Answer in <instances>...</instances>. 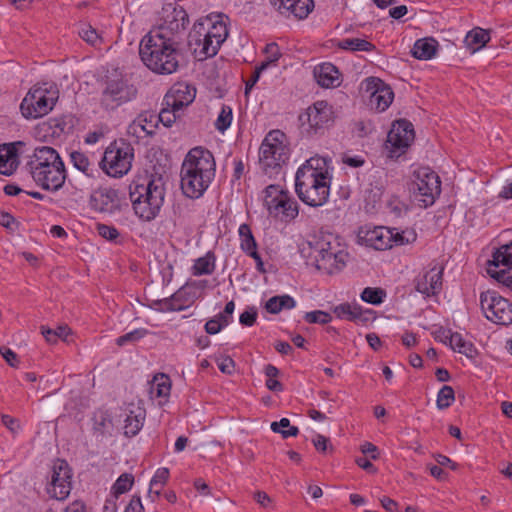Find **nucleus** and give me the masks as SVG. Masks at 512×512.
I'll return each instance as SVG.
<instances>
[{"label": "nucleus", "instance_id": "nucleus-21", "mask_svg": "<svg viewBox=\"0 0 512 512\" xmlns=\"http://www.w3.org/2000/svg\"><path fill=\"white\" fill-rule=\"evenodd\" d=\"M196 96V88L186 82L175 83L166 93L163 105L181 110L193 102Z\"/></svg>", "mask_w": 512, "mask_h": 512}, {"label": "nucleus", "instance_id": "nucleus-4", "mask_svg": "<svg viewBox=\"0 0 512 512\" xmlns=\"http://www.w3.org/2000/svg\"><path fill=\"white\" fill-rule=\"evenodd\" d=\"M27 166L33 180L45 190L57 191L65 182L64 163L52 147L36 148Z\"/></svg>", "mask_w": 512, "mask_h": 512}, {"label": "nucleus", "instance_id": "nucleus-63", "mask_svg": "<svg viewBox=\"0 0 512 512\" xmlns=\"http://www.w3.org/2000/svg\"><path fill=\"white\" fill-rule=\"evenodd\" d=\"M63 512H87L86 505L81 500H75L70 503Z\"/></svg>", "mask_w": 512, "mask_h": 512}, {"label": "nucleus", "instance_id": "nucleus-37", "mask_svg": "<svg viewBox=\"0 0 512 512\" xmlns=\"http://www.w3.org/2000/svg\"><path fill=\"white\" fill-rule=\"evenodd\" d=\"M240 247L248 255L257 250V243L248 224L239 227Z\"/></svg>", "mask_w": 512, "mask_h": 512}, {"label": "nucleus", "instance_id": "nucleus-14", "mask_svg": "<svg viewBox=\"0 0 512 512\" xmlns=\"http://www.w3.org/2000/svg\"><path fill=\"white\" fill-rule=\"evenodd\" d=\"M137 89L122 77L107 78L100 104L106 110H115L136 97Z\"/></svg>", "mask_w": 512, "mask_h": 512}, {"label": "nucleus", "instance_id": "nucleus-53", "mask_svg": "<svg viewBox=\"0 0 512 512\" xmlns=\"http://www.w3.org/2000/svg\"><path fill=\"white\" fill-rule=\"evenodd\" d=\"M97 232L101 237L109 241L116 240L119 236V232L115 227L106 224H98Z\"/></svg>", "mask_w": 512, "mask_h": 512}, {"label": "nucleus", "instance_id": "nucleus-6", "mask_svg": "<svg viewBox=\"0 0 512 512\" xmlns=\"http://www.w3.org/2000/svg\"><path fill=\"white\" fill-rule=\"evenodd\" d=\"M129 197L135 214L144 221L153 220L164 202V183L161 177L145 179V182H133Z\"/></svg>", "mask_w": 512, "mask_h": 512}, {"label": "nucleus", "instance_id": "nucleus-50", "mask_svg": "<svg viewBox=\"0 0 512 512\" xmlns=\"http://www.w3.org/2000/svg\"><path fill=\"white\" fill-rule=\"evenodd\" d=\"M304 320L307 323H319V324H327L331 322L332 317L328 312L322 310H315L311 312H307L304 315Z\"/></svg>", "mask_w": 512, "mask_h": 512}, {"label": "nucleus", "instance_id": "nucleus-24", "mask_svg": "<svg viewBox=\"0 0 512 512\" xmlns=\"http://www.w3.org/2000/svg\"><path fill=\"white\" fill-rule=\"evenodd\" d=\"M191 285H184L168 298L157 300L155 305L160 311H181L187 308L196 298L191 291Z\"/></svg>", "mask_w": 512, "mask_h": 512}, {"label": "nucleus", "instance_id": "nucleus-46", "mask_svg": "<svg viewBox=\"0 0 512 512\" xmlns=\"http://www.w3.org/2000/svg\"><path fill=\"white\" fill-rule=\"evenodd\" d=\"M169 477V470L167 468H160L156 471L155 475L150 481V490L149 492H152L153 488H156L159 486V489L155 490V495L159 496L160 490L163 487V485L166 483Z\"/></svg>", "mask_w": 512, "mask_h": 512}, {"label": "nucleus", "instance_id": "nucleus-40", "mask_svg": "<svg viewBox=\"0 0 512 512\" xmlns=\"http://www.w3.org/2000/svg\"><path fill=\"white\" fill-rule=\"evenodd\" d=\"M233 119L232 108L228 105H222L218 117L215 121V128L220 133H224L231 125Z\"/></svg>", "mask_w": 512, "mask_h": 512}, {"label": "nucleus", "instance_id": "nucleus-44", "mask_svg": "<svg viewBox=\"0 0 512 512\" xmlns=\"http://www.w3.org/2000/svg\"><path fill=\"white\" fill-rule=\"evenodd\" d=\"M143 418L139 415H133L132 413L127 415L124 420V434L126 436H135L142 428Z\"/></svg>", "mask_w": 512, "mask_h": 512}, {"label": "nucleus", "instance_id": "nucleus-31", "mask_svg": "<svg viewBox=\"0 0 512 512\" xmlns=\"http://www.w3.org/2000/svg\"><path fill=\"white\" fill-rule=\"evenodd\" d=\"M464 41L468 49L476 52L490 41V34L487 30L476 27L467 33Z\"/></svg>", "mask_w": 512, "mask_h": 512}, {"label": "nucleus", "instance_id": "nucleus-7", "mask_svg": "<svg viewBox=\"0 0 512 512\" xmlns=\"http://www.w3.org/2000/svg\"><path fill=\"white\" fill-rule=\"evenodd\" d=\"M316 268L332 275L340 272L347 264L348 252L339 238L326 234L313 244Z\"/></svg>", "mask_w": 512, "mask_h": 512}, {"label": "nucleus", "instance_id": "nucleus-32", "mask_svg": "<svg viewBox=\"0 0 512 512\" xmlns=\"http://www.w3.org/2000/svg\"><path fill=\"white\" fill-rule=\"evenodd\" d=\"M216 256L214 252L208 251L203 257L194 261L191 268L193 276L211 275L215 270Z\"/></svg>", "mask_w": 512, "mask_h": 512}, {"label": "nucleus", "instance_id": "nucleus-58", "mask_svg": "<svg viewBox=\"0 0 512 512\" xmlns=\"http://www.w3.org/2000/svg\"><path fill=\"white\" fill-rule=\"evenodd\" d=\"M204 328L206 333L214 335L220 332L224 327L223 324L220 323L219 319L214 317L206 322Z\"/></svg>", "mask_w": 512, "mask_h": 512}, {"label": "nucleus", "instance_id": "nucleus-33", "mask_svg": "<svg viewBox=\"0 0 512 512\" xmlns=\"http://www.w3.org/2000/svg\"><path fill=\"white\" fill-rule=\"evenodd\" d=\"M296 306L294 298L289 295L273 296L265 304V309L271 314H278L283 309H292Z\"/></svg>", "mask_w": 512, "mask_h": 512}, {"label": "nucleus", "instance_id": "nucleus-52", "mask_svg": "<svg viewBox=\"0 0 512 512\" xmlns=\"http://www.w3.org/2000/svg\"><path fill=\"white\" fill-rule=\"evenodd\" d=\"M266 60L261 64H266V69L271 65L275 64L281 57L279 46L276 43H269L264 49Z\"/></svg>", "mask_w": 512, "mask_h": 512}, {"label": "nucleus", "instance_id": "nucleus-22", "mask_svg": "<svg viewBox=\"0 0 512 512\" xmlns=\"http://www.w3.org/2000/svg\"><path fill=\"white\" fill-rule=\"evenodd\" d=\"M443 268L434 266L430 270L419 274L415 279V288L425 296H433L442 289Z\"/></svg>", "mask_w": 512, "mask_h": 512}, {"label": "nucleus", "instance_id": "nucleus-35", "mask_svg": "<svg viewBox=\"0 0 512 512\" xmlns=\"http://www.w3.org/2000/svg\"><path fill=\"white\" fill-rule=\"evenodd\" d=\"M337 46L340 49L352 52L366 51L370 52L375 49V45L365 39L361 38H345L338 42Z\"/></svg>", "mask_w": 512, "mask_h": 512}, {"label": "nucleus", "instance_id": "nucleus-54", "mask_svg": "<svg viewBox=\"0 0 512 512\" xmlns=\"http://www.w3.org/2000/svg\"><path fill=\"white\" fill-rule=\"evenodd\" d=\"M257 318V311L254 308L245 310L239 317V322L243 326H252Z\"/></svg>", "mask_w": 512, "mask_h": 512}, {"label": "nucleus", "instance_id": "nucleus-43", "mask_svg": "<svg viewBox=\"0 0 512 512\" xmlns=\"http://www.w3.org/2000/svg\"><path fill=\"white\" fill-rule=\"evenodd\" d=\"M151 389L152 393H155L157 397L168 396L171 390V383L169 377L163 374L160 377H155Z\"/></svg>", "mask_w": 512, "mask_h": 512}, {"label": "nucleus", "instance_id": "nucleus-56", "mask_svg": "<svg viewBox=\"0 0 512 512\" xmlns=\"http://www.w3.org/2000/svg\"><path fill=\"white\" fill-rule=\"evenodd\" d=\"M0 353L5 359V361L11 366V367H17L18 366V357L17 354L12 351L10 348L2 347L0 348Z\"/></svg>", "mask_w": 512, "mask_h": 512}, {"label": "nucleus", "instance_id": "nucleus-55", "mask_svg": "<svg viewBox=\"0 0 512 512\" xmlns=\"http://www.w3.org/2000/svg\"><path fill=\"white\" fill-rule=\"evenodd\" d=\"M218 368L222 373L231 375L235 369V362L230 357H224L218 361Z\"/></svg>", "mask_w": 512, "mask_h": 512}, {"label": "nucleus", "instance_id": "nucleus-57", "mask_svg": "<svg viewBox=\"0 0 512 512\" xmlns=\"http://www.w3.org/2000/svg\"><path fill=\"white\" fill-rule=\"evenodd\" d=\"M1 420L3 425L9 429L12 433H17L20 429V424L18 419L13 418L9 415L3 414L1 416Z\"/></svg>", "mask_w": 512, "mask_h": 512}, {"label": "nucleus", "instance_id": "nucleus-16", "mask_svg": "<svg viewBox=\"0 0 512 512\" xmlns=\"http://www.w3.org/2000/svg\"><path fill=\"white\" fill-rule=\"evenodd\" d=\"M302 129L309 135L323 133L334 122L332 106L326 101H317L300 115Z\"/></svg>", "mask_w": 512, "mask_h": 512}, {"label": "nucleus", "instance_id": "nucleus-34", "mask_svg": "<svg viewBox=\"0 0 512 512\" xmlns=\"http://www.w3.org/2000/svg\"><path fill=\"white\" fill-rule=\"evenodd\" d=\"M449 345L454 350L469 358L474 357L476 349L470 341L463 339L459 333H451L449 336Z\"/></svg>", "mask_w": 512, "mask_h": 512}, {"label": "nucleus", "instance_id": "nucleus-39", "mask_svg": "<svg viewBox=\"0 0 512 512\" xmlns=\"http://www.w3.org/2000/svg\"><path fill=\"white\" fill-rule=\"evenodd\" d=\"M41 333L49 343H56L58 339L63 341L67 340V336L71 333V330L66 325L58 326L55 329L41 326Z\"/></svg>", "mask_w": 512, "mask_h": 512}, {"label": "nucleus", "instance_id": "nucleus-3", "mask_svg": "<svg viewBox=\"0 0 512 512\" xmlns=\"http://www.w3.org/2000/svg\"><path fill=\"white\" fill-rule=\"evenodd\" d=\"M295 191L299 199L311 207L323 206L328 201L330 177L324 158L311 157L298 168Z\"/></svg>", "mask_w": 512, "mask_h": 512}, {"label": "nucleus", "instance_id": "nucleus-1", "mask_svg": "<svg viewBox=\"0 0 512 512\" xmlns=\"http://www.w3.org/2000/svg\"><path fill=\"white\" fill-rule=\"evenodd\" d=\"M216 164L212 153L203 148H192L181 165L180 186L191 199L200 198L215 177Z\"/></svg>", "mask_w": 512, "mask_h": 512}, {"label": "nucleus", "instance_id": "nucleus-48", "mask_svg": "<svg viewBox=\"0 0 512 512\" xmlns=\"http://www.w3.org/2000/svg\"><path fill=\"white\" fill-rule=\"evenodd\" d=\"M79 36L88 44L92 46H97L102 42L101 37L98 35L97 31L90 25H85L79 30Z\"/></svg>", "mask_w": 512, "mask_h": 512}, {"label": "nucleus", "instance_id": "nucleus-9", "mask_svg": "<svg viewBox=\"0 0 512 512\" xmlns=\"http://www.w3.org/2000/svg\"><path fill=\"white\" fill-rule=\"evenodd\" d=\"M289 158L286 135L280 130L270 131L259 149V164L267 175L277 174Z\"/></svg>", "mask_w": 512, "mask_h": 512}, {"label": "nucleus", "instance_id": "nucleus-20", "mask_svg": "<svg viewBox=\"0 0 512 512\" xmlns=\"http://www.w3.org/2000/svg\"><path fill=\"white\" fill-rule=\"evenodd\" d=\"M367 91H371L370 106L378 112L385 111L393 101L394 93L389 86H386L380 79L370 77L366 79Z\"/></svg>", "mask_w": 512, "mask_h": 512}, {"label": "nucleus", "instance_id": "nucleus-8", "mask_svg": "<svg viewBox=\"0 0 512 512\" xmlns=\"http://www.w3.org/2000/svg\"><path fill=\"white\" fill-rule=\"evenodd\" d=\"M59 98V90L54 84L34 85L20 104V111L26 119H37L47 115Z\"/></svg>", "mask_w": 512, "mask_h": 512}, {"label": "nucleus", "instance_id": "nucleus-47", "mask_svg": "<svg viewBox=\"0 0 512 512\" xmlns=\"http://www.w3.org/2000/svg\"><path fill=\"white\" fill-rule=\"evenodd\" d=\"M393 230V246H402L412 243L416 240V233L413 230H406L399 232L397 229Z\"/></svg>", "mask_w": 512, "mask_h": 512}, {"label": "nucleus", "instance_id": "nucleus-15", "mask_svg": "<svg viewBox=\"0 0 512 512\" xmlns=\"http://www.w3.org/2000/svg\"><path fill=\"white\" fill-rule=\"evenodd\" d=\"M480 305L485 317L498 325L512 324V302L496 291H485L480 295Z\"/></svg>", "mask_w": 512, "mask_h": 512}, {"label": "nucleus", "instance_id": "nucleus-27", "mask_svg": "<svg viewBox=\"0 0 512 512\" xmlns=\"http://www.w3.org/2000/svg\"><path fill=\"white\" fill-rule=\"evenodd\" d=\"M314 76L322 87L330 88L340 85V73L332 63H323L315 67Z\"/></svg>", "mask_w": 512, "mask_h": 512}, {"label": "nucleus", "instance_id": "nucleus-49", "mask_svg": "<svg viewBox=\"0 0 512 512\" xmlns=\"http://www.w3.org/2000/svg\"><path fill=\"white\" fill-rule=\"evenodd\" d=\"M179 111L168 106L163 107L157 114L158 124L161 122L165 127H170L176 121Z\"/></svg>", "mask_w": 512, "mask_h": 512}, {"label": "nucleus", "instance_id": "nucleus-18", "mask_svg": "<svg viewBox=\"0 0 512 512\" xmlns=\"http://www.w3.org/2000/svg\"><path fill=\"white\" fill-rule=\"evenodd\" d=\"M487 273L512 290V241L499 247L488 262Z\"/></svg>", "mask_w": 512, "mask_h": 512}, {"label": "nucleus", "instance_id": "nucleus-30", "mask_svg": "<svg viewBox=\"0 0 512 512\" xmlns=\"http://www.w3.org/2000/svg\"><path fill=\"white\" fill-rule=\"evenodd\" d=\"M18 155L13 146L0 149V174L11 175L18 166Z\"/></svg>", "mask_w": 512, "mask_h": 512}, {"label": "nucleus", "instance_id": "nucleus-45", "mask_svg": "<svg viewBox=\"0 0 512 512\" xmlns=\"http://www.w3.org/2000/svg\"><path fill=\"white\" fill-rule=\"evenodd\" d=\"M386 293L381 288H365L361 293V299L373 305H379L383 302Z\"/></svg>", "mask_w": 512, "mask_h": 512}, {"label": "nucleus", "instance_id": "nucleus-25", "mask_svg": "<svg viewBox=\"0 0 512 512\" xmlns=\"http://www.w3.org/2000/svg\"><path fill=\"white\" fill-rule=\"evenodd\" d=\"M117 193L113 189H98L95 190L89 200L91 209L101 213H112L116 208Z\"/></svg>", "mask_w": 512, "mask_h": 512}, {"label": "nucleus", "instance_id": "nucleus-64", "mask_svg": "<svg viewBox=\"0 0 512 512\" xmlns=\"http://www.w3.org/2000/svg\"><path fill=\"white\" fill-rule=\"evenodd\" d=\"M356 464L367 472L375 473L376 467L365 457H359L355 460Z\"/></svg>", "mask_w": 512, "mask_h": 512}, {"label": "nucleus", "instance_id": "nucleus-26", "mask_svg": "<svg viewBox=\"0 0 512 512\" xmlns=\"http://www.w3.org/2000/svg\"><path fill=\"white\" fill-rule=\"evenodd\" d=\"M366 243L376 250H386L393 247V230L386 227H376L368 231Z\"/></svg>", "mask_w": 512, "mask_h": 512}, {"label": "nucleus", "instance_id": "nucleus-59", "mask_svg": "<svg viewBox=\"0 0 512 512\" xmlns=\"http://www.w3.org/2000/svg\"><path fill=\"white\" fill-rule=\"evenodd\" d=\"M124 512H144V507L142 505L141 499L139 496H133L125 508Z\"/></svg>", "mask_w": 512, "mask_h": 512}, {"label": "nucleus", "instance_id": "nucleus-17", "mask_svg": "<svg viewBox=\"0 0 512 512\" xmlns=\"http://www.w3.org/2000/svg\"><path fill=\"white\" fill-rule=\"evenodd\" d=\"M72 489V471L67 461L57 459L54 461L51 478L46 486L47 494L56 500H65Z\"/></svg>", "mask_w": 512, "mask_h": 512}, {"label": "nucleus", "instance_id": "nucleus-29", "mask_svg": "<svg viewBox=\"0 0 512 512\" xmlns=\"http://www.w3.org/2000/svg\"><path fill=\"white\" fill-rule=\"evenodd\" d=\"M438 42L433 38L418 39L412 48V55L419 60L432 59L437 52Z\"/></svg>", "mask_w": 512, "mask_h": 512}, {"label": "nucleus", "instance_id": "nucleus-42", "mask_svg": "<svg viewBox=\"0 0 512 512\" xmlns=\"http://www.w3.org/2000/svg\"><path fill=\"white\" fill-rule=\"evenodd\" d=\"M134 483V477L132 474H122L114 483L112 487V495L117 497L127 491H129Z\"/></svg>", "mask_w": 512, "mask_h": 512}, {"label": "nucleus", "instance_id": "nucleus-62", "mask_svg": "<svg viewBox=\"0 0 512 512\" xmlns=\"http://www.w3.org/2000/svg\"><path fill=\"white\" fill-rule=\"evenodd\" d=\"M264 70H266V64H260L259 66L256 67L250 80L246 82V92L255 85V83L258 81L260 77L261 72Z\"/></svg>", "mask_w": 512, "mask_h": 512}, {"label": "nucleus", "instance_id": "nucleus-23", "mask_svg": "<svg viewBox=\"0 0 512 512\" xmlns=\"http://www.w3.org/2000/svg\"><path fill=\"white\" fill-rule=\"evenodd\" d=\"M271 5L286 17L305 19L314 8L313 0H269Z\"/></svg>", "mask_w": 512, "mask_h": 512}, {"label": "nucleus", "instance_id": "nucleus-13", "mask_svg": "<svg viewBox=\"0 0 512 512\" xmlns=\"http://www.w3.org/2000/svg\"><path fill=\"white\" fill-rule=\"evenodd\" d=\"M188 24L189 16L186 10L176 3H167L162 8L161 23L149 33L180 41L179 35L186 30Z\"/></svg>", "mask_w": 512, "mask_h": 512}, {"label": "nucleus", "instance_id": "nucleus-19", "mask_svg": "<svg viewBox=\"0 0 512 512\" xmlns=\"http://www.w3.org/2000/svg\"><path fill=\"white\" fill-rule=\"evenodd\" d=\"M414 137L413 125L406 120H399L388 132L387 146H390L392 154L399 156L413 142Z\"/></svg>", "mask_w": 512, "mask_h": 512}, {"label": "nucleus", "instance_id": "nucleus-11", "mask_svg": "<svg viewBox=\"0 0 512 512\" xmlns=\"http://www.w3.org/2000/svg\"><path fill=\"white\" fill-rule=\"evenodd\" d=\"M410 191L419 207L427 208L434 204L441 193V181L436 172L428 167H421L414 172Z\"/></svg>", "mask_w": 512, "mask_h": 512}, {"label": "nucleus", "instance_id": "nucleus-61", "mask_svg": "<svg viewBox=\"0 0 512 512\" xmlns=\"http://www.w3.org/2000/svg\"><path fill=\"white\" fill-rule=\"evenodd\" d=\"M361 452L365 455H370L373 460L378 459L379 456L378 448L370 442H365L363 445H361Z\"/></svg>", "mask_w": 512, "mask_h": 512}, {"label": "nucleus", "instance_id": "nucleus-60", "mask_svg": "<svg viewBox=\"0 0 512 512\" xmlns=\"http://www.w3.org/2000/svg\"><path fill=\"white\" fill-rule=\"evenodd\" d=\"M313 445L319 452H326L328 448L329 439L321 434H317L313 440Z\"/></svg>", "mask_w": 512, "mask_h": 512}, {"label": "nucleus", "instance_id": "nucleus-28", "mask_svg": "<svg viewBox=\"0 0 512 512\" xmlns=\"http://www.w3.org/2000/svg\"><path fill=\"white\" fill-rule=\"evenodd\" d=\"M158 127L157 114L145 111L139 114L129 126V133L139 134L143 132L145 135H153Z\"/></svg>", "mask_w": 512, "mask_h": 512}, {"label": "nucleus", "instance_id": "nucleus-10", "mask_svg": "<svg viewBox=\"0 0 512 512\" xmlns=\"http://www.w3.org/2000/svg\"><path fill=\"white\" fill-rule=\"evenodd\" d=\"M134 148L127 141L120 139L112 142L105 150L100 166L112 177H122L132 166Z\"/></svg>", "mask_w": 512, "mask_h": 512}, {"label": "nucleus", "instance_id": "nucleus-5", "mask_svg": "<svg viewBox=\"0 0 512 512\" xmlns=\"http://www.w3.org/2000/svg\"><path fill=\"white\" fill-rule=\"evenodd\" d=\"M228 36L226 22L221 15L207 17L193 25L189 33V44L194 45L200 59L213 57Z\"/></svg>", "mask_w": 512, "mask_h": 512}, {"label": "nucleus", "instance_id": "nucleus-51", "mask_svg": "<svg viewBox=\"0 0 512 512\" xmlns=\"http://www.w3.org/2000/svg\"><path fill=\"white\" fill-rule=\"evenodd\" d=\"M148 334L144 328L135 329L117 338L116 343L118 346H124L129 342H135Z\"/></svg>", "mask_w": 512, "mask_h": 512}, {"label": "nucleus", "instance_id": "nucleus-12", "mask_svg": "<svg viewBox=\"0 0 512 512\" xmlns=\"http://www.w3.org/2000/svg\"><path fill=\"white\" fill-rule=\"evenodd\" d=\"M264 193V206L270 215L280 217L283 221H291L298 216L299 205L288 191L279 185H269Z\"/></svg>", "mask_w": 512, "mask_h": 512}, {"label": "nucleus", "instance_id": "nucleus-38", "mask_svg": "<svg viewBox=\"0 0 512 512\" xmlns=\"http://www.w3.org/2000/svg\"><path fill=\"white\" fill-rule=\"evenodd\" d=\"M70 159L73 166L87 176H93V173L96 171L88 156L83 152L73 151L70 154Z\"/></svg>", "mask_w": 512, "mask_h": 512}, {"label": "nucleus", "instance_id": "nucleus-2", "mask_svg": "<svg viewBox=\"0 0 512 512\" xmlns=\"http://www.w3.org/2000/svg\"><path fill=\"white\" fill-rule=\"evenodd\" d=\"M139 55L144 65L158 75L177 72L184 60L181 42L148 33L139 45Z\"/></svg>", "mask_w": 512, "mask_h": 512}, {"label": "nucleus", "instance_id": "nucleus-36", "mask_svg": "<svg viewBox=\"0 0 512 512\" xmlns=\"http://www.w3.org/2000/svg\"><path fill=\"white\" fill-rule=\"evenodd\" d=\"M333 312L338 318L349 321H356L362 317V309L357 304L343 303L335 306Z\"/></svg>", "mask_w": 512, "mask_h": 512}, {"label": "nucleus", "instance_id": "nucleus-41", "mask_svg": "<svg viewBox=\"0 0 512 512\" xmlns=\"http://www.w3.org/2000/svg\"><path fill=\"white\" fill-rule=\"evenodd\" d=\"M455 400V393L451 386L445 385L443 386L438 394L436 404L438 409L444 410L451 406L453 401Z\"/></svg>", "mask_w": 512, "mask_h": 512}]
</instances>
